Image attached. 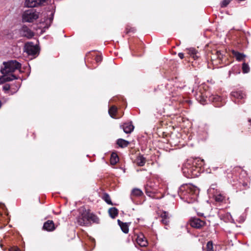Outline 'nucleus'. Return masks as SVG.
Masks as SVG:
<instances>
[{"label":"nucleus","mask_w":251,"mask_h":251,"mask_svg":"<svg viewBox=\"0 0 251 251\" xmlns=\"http://www.w3.org/2000/svg\"><path fill=\"white\" fill-rule=\"evenodd\" d=\"M217 53H218V55H219V54H221V52L220 51H217Z\"/></svg>","instance_id":"obj_39"},{"label":"nucleus","mask_w":251,"mask_h":251,"mask_svg":"<svg viewBox=\"0 0 251 251\" xmlns=\"http://www.w3.org/2000/svg\"><path fill=\"white\" fill-rule=\"evenodd\" d=\"M143 194L142 191L137 188H135L132 190L131 195L136 197H139Z\"/></svg>","instance_id":"obj_24"},{"label":"nucleus","mask_w":251,"mask_h":251,"mask_svg":"<svg viewBox=\"0 0 251 251\" xmlns=\"http://www.w3.org/2000/svg\"><path fill=\"white\" fill-rule=\"evenodd\" d=\"M190 224L191 226L200 228L205 225V222L199 218H193L190 220Z\"/></svg>","instance_id":"obj_8"},{"label":"nucleus","mask_w":251,"mask_h":251,"mask_svg":"<svg viewBox=\"0 0 251 251\" xmlns=\"http://www.w3.org/2000/svg\"><path fill=\"white\" fill-rule=\"evenodd\" d=\"M118 223L119 225V226L121 227V229L122 231L125 233H127L128 232V226L127 225L126 223H124L122 222L120 220H118Z\"/></svg>","instance_id":"obj_17"},{"label":"nucleus","mask_w":251,"mask_h":251,"mask_svg":"<svg viewBox=\"0 0 251 251\" xmlns=\"http://www.w3.org/2000/svg\"><path fill=\"white\" fill-rule=\"evenodd\" d=\"M208 97L207 94H203L201 93H197L196 99L202 104H204L206 102V98Z\"/></svg>","instance_id":"obj_13"},{"label":"nucleus","mask_w":251,"mask_h":251,"mask_svg":"<svg viewBox=\"0 0 251 251\" xmlns=\"http://www.w3.org/2000/svg\"><path fill=\"white\" fill-rule=\"evenodd\" d=\"M46 0H26L25 5L28 7H34L41 5L46 1Z\"/></svg>","instance_id":"obj_7"},{"label":"nucleus","mask_w":251,"mask_h":251,"mask_svg":"<svg viewBox=\"0 0 251 251\" xmlns=\"http://www.w3.org/2000/svg\"><path fill=\"white\" fill-rule=\"evenodd\" d=\"M1 102L0 101V108L1 107Z\"/></svg>","instance_id":"obj_40"},{"label":"nucleus","mask_w":251,"mask_h":251,"mask_svg":"<svg viewBox=\"0 0 251 251\" xmlns=\"http://www.w3.org/2000/svg\"><path fill=\"white\" fill-rule=\"evenodd\" d=\"M225 218H226L225 219V221L226 222H230L231 223H234V220L233 219L231 214L229 213H227L225 214L224 216Z\"/></svg>","instance_id":"obj_28"},{"label":"nucleus","mask_w":251,"mask_h":251,"mask_svg":"<svg viewBox=\"0 0 251 251\" xmlns=\"http://www.w3.org/2000/svg\"><path fill=\"white\" fill-rule=\"evenodd\" d=\"M9 251H21V250H20L19 248H18V247H12L11 248L10 250H9Z\"/></svg>","instance_id":"obj_36"},{"label":"nucleus","mask_w":251,"mask_h":251,"mask_svg":"<svg viewBox=\"0 0 251 251\" xmlns=\"http://www.w3.org/2000/svg\"><path fill=\"white\" fill-rule=\"evenodd\" d=\"M3 90L5 93H10L11 94V91H12L13 88L8 84H6L3 86Z\"/></svg>","instance_id":"obj_25"},{"label":"nucleus","mask_w":251,"mask_h":251,"mask_svg":"<svg viewBox=\"0 0 251 251\" xmlns=\"http://www.w3.org/2000/svg\"><path fill=\"white\" fill-rule=\"evenodd\" d=\"M117 111V107H116L115 106H112L109 109L108 113L111 117L116 118L115 116Z\"/></svg>","instance_id":"obj_22"},{"label":"nucleus","mask_w":251,"mask_h":251,"mask_svg":"<svg viewBox=\"0 0 251 251\" xmlns=\"http://www.w3.org/2000/svg\"><path fill=\"white\" fill-rule=\"evenodd\" d=\"M231 96L237 99H242L245 97L246 95L243 91H238L232 92L231 93Z\"/></svg>","instance_id":"obj_15"},{"label":"nucleus","mask_w":251,"mask_h":251,"mask_svg":"<svg viewBox=\"0 0 251 251\" xmlns=\"http://www.w3.org/2000/svg\"><path fill=\"white\" fill-rule=\"evenodd\" d=\"M145 162V158L142 156H139L136 159L137 164L140 166H144Z\"/></svg>","instance_id":"obj_23"},{"label":"nucleus","mask_w":251,"mask_h":251,"mask_svg":"<svg viewBox=\"0 0 251 251\" xmlns=\"http://www.w3.org/2000/svg\"><path fill=\"white\" fill-rule=\"evenodd\" d=\"M119 161V157L118 155L113 152L111 155L110 163L112 165H115Z\"/></svg>","instance_id":"obj_21"},{"label":"nucleus","mask_w":251,"mask_h":251,"mask_svg":"<svg viewBox=\"0 0 251 251\" xmlns=\"http://www.w3.org/2000/svg\"><path fill=\"white\" fill-rule=\"evenodd\" d=\"M95 59H96V61L97 62H100L102 60V58H101V57L100 56L97 55Z\"/></svg>","instance_id":"obj_37"},{"label":"nucleus","mask_w":251,"mask_h":251,"mask_svg":"<svg viewBox=\"0 0 251 251\" xmlns=\"http://www.w3.org/2000/svg\"><path fill=\"white\" fill-rule=\"evenodd\" d=\"M199 193V189L191 184H186L181 186L178 191L180 197H183L184 199L190 198L195 199V196L198 195Z\"/></svg>","instance_id":"obj_2"},{"label":"nucleus","mask_w":251,"mask_h":251,"mask_svg":"<svg viewBox=\"0 0 251 251\" xmlns=\"http://www.w3.org/2000/svg\"><path fill=\"white\" fill-rule=\"evenodd\" d=\"M108 212L109 215L112 218H115L118 214V209L115 207L110 208L108 210Z\"/></svg>","instance_id":"obj_19"},{"label":"nucleus","mask_w":251,"mask_h":251,"mask_svg":"<svg viewBox=\"0 0 251 251\" xmlns=\"http://www.w3.org/2000/svg\"><path fill=\"white\" fill-rule=\"evenodd\" d=\"M242 70L244 73H248L250 71V67L246 63H244L242 65Z\"/></svg>","instance_id":"obj_29"},{"label":"nucleus","mask_w":251,"mask_h":251,"mask_svg":"<svg viewBox=\"0 0 251 251\" xmlns=\"http://www.w3.org/2000/svg\"><path fill=\"white\" fill-rule=\"evenodd\" d=\"M162 218L161 222L165 225H167L169 223V214L166 212H163L161 214Z\"/></svg>","instance_id":"obj_16"},{"label":"nucleus","mask_w":251,"mask_h":251,"mask_svg":"<svg viewBox=\"0 0 251 251\" xmlns=\"http://www.w3.org/2000/svg\"><path fill=\"white\" fill-rule=\"evenodd\" d=\"M21 64L16 60H10L3 63L0 72L2 74H12L16 70L21 69Z\"/></svg>","instance_id":"obj_4"},{"label":"nucleus","mask_w":251,"mask_h":251,"mask_svg":"<svg viewBox=\"0 0 251 251\" xmlns=\"http://www.w3.org/2000/svg\"><path fill=\"white\" fill-rule=\"evenodd\" d=\"M39 12L34 9L26 10L22 14V21L23 22H33L39 18Z\"/></svg>","instance_id":"obj_5"},{"label":"nucleus","mask_w":251,"mask_h":251,"mask_svg":"<svg viewBox=\"0 0 251 251\" xmlns=\"http://www.w3.org/2000/svg\"><path fill=\"white\" fill-rule=\"evenodd\" d=\"M188 53L193 56V58L195 57V56L196 55L197 51L194 48H190L188 50Z\"/></svg>","instance_id":"obj_31"},{"label":"nucleus","mask_w":251,"mask_h":251,"mask_svg":"<svg viewBox=\"0 0 251 251\" xmlns=\"http://www.w3.org/2000/svg\"><path fill=\"white\" fill-rule=\"evenodd\" d=\"M20 86V83H17V82L14 83V85H13L12 86H11V87H12L13 88L12 91H11V94H13L14 93L16 92L17 91V90H18V89L19 88Z\"/></svg>","instance_id":"obj_26"},{"label":"nucleus","mask_w":251,"mask_h":251,"mask_svg":"<svg viewBox=\"0 0 251 251\" xmlns=\"http://www.w3.org/2000/svg\"><path fill=\"white\" fill-rule=\"evenodd\" d=\"M213 243L211 241H209L206 245V249L207 251H213Z\"/></svg>","instance_id":"obj_34"},{"label":"nucleus","mask_w":251,"mask_h":251,"mask_svg":"<svg viewBox=\"0 0 251 251\" xmlns=\"http://www.w3.org/2000/svg\"><path fill=\"white\" fill-rule=\"evenodd\" d=\"M17 78L16 76L13 74H2V75L0 77V84Z\"/></svg>","instance_id":"obj_9"},{"label":"nucleus","mask_w":251,"mask_h":251,"mask_svg":"<svg viewBox=\"0 0 251 251\" xmlns=\"http://www.w3.org/2000/svg\"><path fill=\"white\" fill-rule=\"evenodd\" d=\"M229 2V0H224L222 1L221 6L222 7H226Z\"/></svg>","instance_id":"obj_35"},{"label":"nucleus","mask_w":251,"mask_h":251,"mask_svg":"<svg viewBox=\"0 0 251 251\" xmlns=\"http://www.w3.org/2000/svg\"><path fill=\"white\" fill-rule=\"evenodd\" d=\"M121 127L126 133H130L134 128L131 122L125 123L122 126H121Z\"/></svg>","instance_id":"obj_12"},{"label":"nucleus","mask_w":251,"mask_h":251,"mask_svg":"<svg viewBox=\"0 0 251 251\" xmlns=\"http://www.w3.org/2000/svg\"><path fill=\"white\" fill-rule=\"evenodd\" d=\"M203 159H196L185 163L182 168L184 175L188 178L197 177L200 175L201 167L203 165Z\"/></svg>","instance_id":"obj_1"},{"label":"nucleus","mask_w":251,"mask_h":251,"mask_svg":"<svg viewBox=\"0 0 251 251\" xmlns=\"http://www.w3.org/2000/svg\"><path fill=\"white\" fill-rule=\"evenodd\" d=\"M178 55L179 57V58L181 59H183L184 57V54L182 52L179 53Z\"/></svg>","instance_id":"obj_38"},{"label":"nucleus","mask_w":251,"mask_h":251,"mask_svg":"<svg viewBox=\"0 0 251 251\" xmlns=\"http://www.w3.org/2000/svg\"><path fill=\"white\" fill-rule=\"evenodd\" d=\"M21 34L24 37L31 38L34 36L33 32L27 26H23L20 31Z\"/></svg>","instance_id":"obj_10"},{"label":"nucleus","mask_w":251,"mask_h":251,"mask_svg":"<svg viewBox=\"0 0 251 251\" xmlns=\"http://www.w3.org/2000/svg\"><path fill=\"white\" fill-rule=\"evenodd\" d=\"M148 187H149V184H148L147 185V186L145 188V189H146V193L149 197L153 198V196L152 195L153 193L149 189Z\"/></svg>","instance_id":"obj_33"},{"label":"nucleus","mask_w":251,"mask_h":251,"mask_svg":"<svg viewBox=\"0 0 251 251\" xmlns=\"http://www.w3.org/2000/svg\"><path fill=\"white\" fill-rule=\"evenodd\" d=\"M103 199L107 204L113 205L110 197L108 194H105L103 197Z\"/></svg>","instance_id":"obj_27"},{"label":"nucleus","mask_w":251,"mask_h":251,"mask_svg":"<svg viewBox=\"0 0 251 251\" xmlns=\"http://www.w3.org/2000/svg\"><path fill=\"white\" fill-rule=\"evenodd\" d=\"M117 144L119 147L124 148L128 146L129 142L123 139H119L117 141Z\"/></svg>","instance_id":"obj_20"},{"label":"nucleus","mask_w":251,"mask_h":251,"mask_svg":"<svg viewBox=\"0 0 251 251\" xmlns=\"http://www.w3.org/2000/svg\"><path fill=\"white\" fill-rule=\"evenodd\" d=\"M224 199L225 197L221 194H219L215 196V200L216 201L222 202Z\"/></svg>","instance_id":"obj_32"},{"label":"nucleus","mask_w":251,"mask_h":251,"mask_svg":"<svg viewBox=\"0 0 251 251\" xmlns=\"http://www.w3.org/2000/svg\"><path fill=\"white\" fill-rule=\"evenodd\" d=\"M97 217L84 208L80 210L79 215L77 218V223L82 226H88L91 224V221L97 222Z\"/></svg>","instance_id":"obj_3"},{"label":"nucleus","mask_w":251,"mask_h":251,"mask_svg":"<svg viewBox=\"0 0 251 251\" xmlns=\"http://www.w3.org/2000/svg\"><path fill=\"white\" fill-rule=\"evenodd\" d=\"M232 54L236 57V59L238 61L242 60L246 56V55L244 54L240 53L234 50L232 51Z\"/></svg>","instance_id":"obj_18"},{"label":"nucleus","mask_w":251,"mask_h":251,"mask_svg":"<svg viewBox=\"0 0 251 251\" xmlns=\"http://www.w3.org/2000/svg\"><path fill=\"white\" fill-rule=\"evenodd\" d=\"M25 51L28 55H35L39 51L37 46L33 45L32 43H28L25 46Z\"/></svg>","instance_id":"obj_6"},{"label":"nucleus","mask_w":251,"mask_h":251,"mask_svg":"<svg viewBox=\"0 0 251 251\" xmlns=\"http://www.w3.org/2000/svg\"><path fill=\"white\" fill-rule=\"evenodd\" d=\"M136 242L140 246L143 247H146L148 244L147 239L142 233H140L137 235Z\"/></svg>","instance_id":"obj_11"},{"label":"nucleus","mask_w":251,"mask_h":251,"mask_svg":"<svg viewBox=\"0 0 251 251\" xmlns=\"http://www.w3.org/2000/svg\"><path fill=\"white\" fill-rule=\"evenodd\" d=\"M221 98L218 96L211 95L209 97V100L212 101H218L221 100Z\"/></svg>","instance_id":"obj_30"},{"label":"nucleus","mask_w":251,"mask_h":251,"mask_svg":"<svg viewBox=\"0 0 251 251\" xmlns=\"http://www.w3.org/2000/svg\"><path fill=\"white\" fill-rule=\"evenodd\" d=\"M44 229L48 231H52L54 229V223L52 221H48L43 226Z\"/></svg>","instance_id":"obj_14"}]
</instances>
